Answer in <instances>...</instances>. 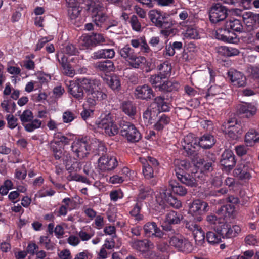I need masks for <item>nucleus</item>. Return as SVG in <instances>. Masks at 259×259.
I'll use <instances>...</instances> for the list:
<instances>
[{
  "mask_svg": "<svg viewBox=\"0 0 259 259\" xmlns=\"http://www.w3.org/2000/svg\"><path fill=\"white\" fill-rule=\"evenodd\" d=\"M80 85L88 93L86 98L88 104L93 107L98 102L106 100L107 95L101 88V82L98 79L94 77L79 78Z\"/></svg>",
  "mask_w": 259,
  "mask_h": 259,
  "instance_id": "f257e3e1",
  "label": "nucleus"
},
{
  "mask_svg": "<svg viewBox=\"0 0 259 259\" xmlns=\"http://www.w3.org/2000/svg\"><path fill=\"white\" fill-rule=\"evenodd\" d=\"M175 171L178 180L182 183L191 187L197 186L196 179L199 178L200 175L197 170L194 171L189 161L185 160L177 161Z\"/></svg>",
  "mask_w": 259,
  "mask_h": 259,
  "instance_id": "f03ea898",
  "label": "nucleus"
},
{
  "mask_svg": "<svg viewBox=\"0 0 259 259\" xmlns=\"http://www.w3.org/2000/svg\"><path fill=\"white\" fill-rule=\"evenodd\" d=\"M98 0H90L87 4L88 10L91 12L92 21L96 27L107 30L112 26H115L117 22H111L107 15L103 12V7L96 3Z\"/></svg>",
  "mask_w": 259,
  "mask_h": 259,
  "instance_id": "7ed1b4c3",
  "label": "nucleus"
},
{
  "mask_svg": "<svg viewBox=\"0 0 259 259\" xmlns=\"http://www.w3.org/2000/svg\"><path fill=\"white\" fill-rule=\"evenodd\" d=\"M149 18L152 23L157 28H161V33L166 36H169L172 33L171 28L176 24L170 15L157 10H153L149 13Z\"/></svg>",
  "mask_w": 259,
  "mask_h": 259,
  "instance_id": "20e7f679",
  "label": "nucleus"
},
{
  "mask_svg": "<svg viewBox=\"0 0 259 259\" xmlns=\"http://www.w3.org/2000/svg\"><path fill=\"white\" fill-rule=\"evenodd\" d=\"M116 117L111 113L102 114L96 121L97 127L104 130L105 134L110 137L119 133V128L116 124Z\"/></svg>",
  "mask_w": 259,
  "mask_h": 259,
  "instance_id": "39448f33",
  "label": "nucleus"
},
{
  "mask_svg": "<svg viewBox=\"0 0 259 259\" xmlns=\"http://www.w3.org/2000/svg\"><path fill=\"white\" fill-rule=\"evenodd\" d=\"M119 132L128 143H135L142 138V135L135 125L128 121L122 120L119 124Z\"/></svg>",
  "mask_w": 259,
  "mask_h": 259,
  "instance_id": "423d86ee",
  "label": "nucleus"
},
{
  "mask_svg": "<svg viewBox=\"0 0 259 259\" xmlns=\"http://www.w3.org/2000/svg\"><path fill=\"white\" fill-rule=\"evenodd\" d=\"M169 244L178 251L185 254L191 253L194 248L193 243L182 235L173 236L170 237Z\"/></svg>",
  "mask_w": 259,
  "mask_h": 259,
  "instance_id": "0eeeda50",
  "label": "nucleus"
},
{
  "mask_svg": "<svg viewBox=\"0 0 259 259\" xmlns=\"http://www.w3.org/2000/svg\"><path fill=\"white\" fill-rule=\"evenodd\" d=\"M208 209L209 206L207 202L196 199L190 203L188 213L193 218L194 221L200 222Z\"/></svg>",
  "mask_w": 259,
  "mask_h": 259,
  "instance_id": "6e6552de",
  "label": "nucleus"
},
{
  "mask_svg": "<svg viewBox=\"0 0 259 259\" xmlns=\"http://www.w3.org/2000/svg\"><path fill=\"white\" fill-rule=\"evenodd\" d=\"M98 159V167L102 171H109L115 169L118 165L117 157L110 153H102Z\"/></svg>",
  "mask_w": 259,
  "mask_h": 259,
  "instance_id": "1a4fd4ad",
  "label": "nucleus"
},
{
  "mask_svg": "<svg viewBox=\"0 0 259 259\" xmlns=\"http://www.w3.org/2000/svg\"><path fill=\"white\" fill-rule=\"evenodd\" d=\"M71 150L74 156L82 159L89 154L90 145L87 137L79 138L72 143Z\"/></svg>",
  "mask_w": 259,
  "mask_h": 259,
  "instance_id": "9d476101",
  "label": "nucleus"
},
{
  "mask_svg": "<svg viewBox=\"0 0 259 259\" xmlns=\"http://www.w3.org/2000/svg\"><path fill=\"white\" fill-rule=\"evenodd\" d=\"M224 133L230 140L238 139L243 133L241 122L235 119L229 120L226 125Z\"/></svg>",
  "mask_w": 259,
  "mask_h": 259,
  "instance_id": "9b49d317",
  "label": "nucleus"
},
{
  "mask_svg": "<svg viewBox=\"0 0 259 259\" xmlns=\"http://www.w3.org/2000/svg\"><path fill=\"white\" fill-rule=\"evenodd\" d=\"M214 230L223 238L235 237L241 231V229L239 226L231 225L229 223L224 222V221L216 226Z\"/></svg>",
  "mask_w": 259,
  "mask_h": 259,
  "instance_id": "f8f14e48",
  "label": "nucleus"
},
{
  "mask_svg": "<svg viewBox=\"0 0 259 259\" xmlns=\"http://www.w3.org/2000/svg\"><path fill=\"white\" fill-rule=\"evenodd\" d=\"M198 142V137H195L192 133L184 137L182 145L188 155L194 156L197 154V152L199 150Z\"/></svg>",
  "mask_w": 259,
  "mask_h": 259,
  "instance_id": "ddd939ff",
  "label": "nucleus"
},
{
  "mask_svg": "<svg viewBox=\"0 0 259 259\" xmlns=\"http://www.w3.org/2000/svg\"><path fill=\"white\" fill-rule=\"evenodd\" d=\"M253 164L250 161H242L233 170L234 176L242 181L249 180L252 178Z\"/></svg>",
  "mask_w": 259,
  "mask_h": 259,
  "instance_id": "4468645a",
  "label": "nucleus"
},
{
  "mask_svg": "<svg viewBox=\"0 0 259 259\" xmlns=\"http://www.w3.org/2000/svg\"><path fill=\"white\" fill-rule=\"evenodd\" d=\"M156 201L159 203L162 209H164L165 203L176 208L182 206L181 202L173 196L169 190H164L156 197Z\"/></svg>",
  "mask_w": 259,
  "mask_h": 259,
  "instance_id": "2eb2a0df",
  "label": "nucleus"
},
{
  "mask_svg": "<svg viewBox=\"0 0 259 259\" xmlns=\"http://www.w3.org/2000/svg\"><path fill=\"white\" fill-rule=\"evenodd\" d=\"M220 163L223 171L230 172L236 163L235 155L233 152L230 150H225L221 155Z\"/></svg>",
  "mask_w": 259,
  "mask_h": 259,
  "instance_id": "dca6fc26",
  "label": "nucleus"
},
{
  "mask_svg": "<svg viewBox=\"0 0 259 259\" xmlns=\"http://www.w3.org/2000/svg\"><path fill=\"white\" fill-rule=\"evenodd\" d=\"M227 15L226 8L220 3L213 4L209 11V20L213 23L224 20Z\"/></svg>",
  "mask_w": 259,
  "mask_h": 259,
  "instance_id": "f3484780",
  "label": "nucleus"
},
{
  "mask_svg": "<svg viewBox=\"0 0 259 259\" xmlns=\"http://www.w3.org/2000/svg\"><path fill=\"white\" fill-rule=\"evenodd\" d=\"M216 160L215 155L211 154V157L209 158L206 157L203 158H199L197 160L195 163V167L193 169L200 170L201 173L205 174L211 171L213 169L212 164Z\"/></svg>",
  "mask_w": 259,
  "mask_h": 259,
  "instance_id": "a211bd4d",
  "label": "nucleus"
},
{
  "mask_svg": "<svg viewBox=\"0 0 259 259\" xmlns=\"http://www.w3.org/2000/svg\"><path fill=\"white\" fill-rule=\"evenodd\" d=\"M215 38L218 40L229 43H236L239 40L236 33H234L229 29L225 28V25L223 28L216 30Z\"/></svg>",
  "mask_w": 259,
  "mask_h": 259,
  "instance_id": "6ab92c4d",
  "label": "nucleus"
},
{
  "mask_svg": "<svg viewBox=\"0 0 259 259\" xmlns=\"http://www.w3.org/2000/svg\"><path fill=\"white\" fill-rule=\"evenodd\" d=\"M134 95L136 99L148 101L154 97L155 93L150 85L144 84L136 88Z\"/></svg>",
  "mask_w": 259,
  "mask_h": 259,
  "instance_id": "aec40b11",
  "label": "nucleus"
},
{
  "mask_svg": "<svg viewBox=\"0 0 259 259\" xmlns=\"http://www.w3.org/2000/svg\"><path fill=\"white\" fill-rule=\"evenodd\" d=\"M143 230L146 236L149 237H155L161 238L164 235V233L154 222L146 223L143 226Z\"/></svg>",
  "mask_w": 259,
  "mask_h": 259,
  "instance_id": "412c9836",
  "label": "nucleus"
},
{
  "mask_svg": "<svg viewBox=\"0 0 259 259\" xmlns=\"http://www.w3.org/2000/svg\"><path fill=\"white\" fill-rule=\"evenodd\" d=\"M68 92L76 99L80 101L84 97L83 89L80 85V80L78 78L76 81H70L67 84Z\"/></svg>",
  "mask_w": 259,
  "mask_h": 259,
  "instance_id": "4be33fe9",
  "label": "nucleus"
},
{
  "mask_svg": "<svg viewBox=\"0 0 259 259\" xmlns=\"http://www.w3.org/2000/svg\"><path fill=\"white\" fill-rule=\"evenodd\" d=\"M53 156L56 160H60L63 158V163L65 165L66 169L69 172L73 170L77 171L79 164L77 161H72L71 158L67 156L66 157H63V150H59L57 153L53 154Z\"/></svg>",
  "mask_w": 259,
  "mask_h": 259,
  "instance_id": "5701e85b",
  "label": "nucleus"
},
{
  "mask_svg": "<svg viewBox=\"0 0 259 259\" xmlns=\"http://www.w3.org/2000/svg\"><path fill=\"white\" fill-rule=\"evenodd\" d=\"M228 75L234 86L241 87L246 85V78L243 73L237 70H232L229 71Z\"/></svg>",
  "mask_w": 259,
  "mask_h": 259,
  "instance_id": "b1692460",
  "label": "nucleus"
},
{
  "mask_svg": "<svg viewBox=\"0 0 259 259\" xmlns=\"http://www.w3.org/2000/svg\"><path fill=\"white\" fill-rule=\"evenodd\" d=\"M199 149H210L216 142L214 136L209 133H204L203 135L198 137Z\"/></svg>",
  "mask_w": 259,
  "mask_h": 259,
  "instance_id": "393cba45",
  "label": "nucleus"
},
{
  "mask_svg": "<svg viewBox=\"0 0 259 259\" xmlns=\"http://www.w3.org/2000/svg\"><path fill=\"white\" fill-rule=\"evenodd\" d=\"M170 122L171 118L168 115L159 113L157 115L153 128L158 132H162L166 126L170 124Z\"/></svg>",
  "mask_w": 259,
  "mask_h": 259,
  "instance_id": "a878e982",
  "label": "nucleus"
},
{
  "mask_svg": "<svg viewBox=\"0 0 259 259\" xmlns=\"http://www.w3.org/2000/svg\"><path fill=\"white\" fill-rule=\"evenodd\" d=\"M74 135L71 133L64 135L61 132H56L54 135V139L52 140L53 143L63 147L68 145L73 140Z\"/></svg>",
  "mask_w": 259,
  "mask_h": 259,
  "instance_id": "bb28decb",
  "label": "nucleus"
},
{
  "mask_svg": "<svg viewBox=\"0 0 259 259\" xmlns=\"http://www.w3.org/2000/svg\"><path fill=\"white\" fill-rule=\"evenodd\" d=\"M95 68L98 71L102 72L105 74L113 72L115 69L113 62L109 60L97 62L95 64Z\"/></svg>",
  "mask_w": 259,
  "mask_h": 259,
  "instance_id": "cd10ccee",
  "label": "nucleus"
},
{
  "mask_svg": "<svg viewBox=\"0 0 259 259\" xmlns=\"http://www.w3.org/2000/svg\"><path fill=\"white\" fill-rule=\"evenodd\" d=\"M115 54L113 49H102L94 52L91 58L94 60L101 59H112L114 57Z\"/></svg>",
  "mask_w": 259,
  "mask_h": 259,
  "instance_id": "c85d7f7f",
  "label": "nucleus"
},
{
  "mask_svg": "<svg viewBox=\"0 0 259 259\" xmlns=\"http://www.w3.org/2000/svg\"><path fill=\"white\" fill-rule=\"evenodd\" d=\"M256 111L257 109L255 106L248 103L240 105L238 108L239 114L243 115V116L246 118L253 116L256 113Z\"/></svg>",
  "mask_w": 259,
  "mask_h": 259,
  "instance_id": "c756f323",
  "label": "nucleus"
},
{
  "mask_svg": "<svg viewBox=\"0 0 259 259\" xmlns=\"http://www.w3.org/2000/svg\"><path fill=\"white\" fill-rule=\"evenodd\" d=\"M126 62L130 68L139 69L141 68L145 65L147 59L145 57L138 55L136 53L128 60H127Z\"/></svg>",
  "mask_w": 259,
  "mask_h": 259,
  "instance_id": "7c9ffc66",
  "label": "nucleus"
},
{
  "mask_svg": "<svg viewBox=\"0 0 259 259\" xmlns=\"http://www.w3.org/2000/svg\"><path fill=\"white\" fill-rule=\"evenodd\" d=\"M154 102L156 104L159 113L169 112L170 109V104L164 96H159L154 98Z\"/></svg>",
  "mask_w": 259,
  "mask_h": 259,
  "instance_id": "2f4dec72",
  "label": "nucleus"
},
{
  "mask_svg": "<svg viewBox=\"0 0 259 259\" xmlns=\"http://www.w3.org/2000/svg\"><path fill=\"white\" fill-rule=\"evenodd\" d=\"M235 207L233 204H227L222 206L217 211V214L220 215L223 221L228 218H233Z\"/></svg>",
  "mask_w": 259,
  "mask_h": 259,
  "instance_id": "473e14b6",
  "label": "nucleus"
},
{
  "mask_svg": "<svg viewBox=\"0 0 259 259\" xmlns=\"http://www.w3.org/2000/svg\"><path fill=\"white\" fill-rule=\"evenodd\" d=\"M153 246V244L147 239L136 240L133 242L134 248L141 252H146Z\"/></svg>",
  "mask_w": 259,
  "mask_h": 259,
  "instance_id": "72a5a7b5",
  "label": "nucleus"
},
{
  "mask_svg": "<svg viewBox=\"0 0 259 259\" xmlns=\"http://www.w3.org/2000/svg\"><path fill=\"white\" fill-rule=\"evenodd\" d=\"M225 28L229 29L234 33L242 32L243 31V25L240 20L237 19H231L225 23Z\"/></svg>",
  "mask_w": 259,
  "mask_h": 259,
  "instance_id": "f704fd0d",
  "label": "nucleus"
},
{
  "mask_svg": "<svg viewBox=\"0 0 259 259\" xmlns=\"http://www.w3.org/2000/svg\"><path fill=\"white\" fill-rule=\"evenodd\" d=\"M142 206L143 204L135 202L129 211L130 215L134 218L136 222H140L144 220V215L141 213Z\"/></svg>",
  "mask_w": 259,
  "mask_h": 259,
  "instance_id": "c9c22d12",
  "label": "nucleus"
},
{
  "mask_svg": "<svg viewBox=\"0 0 259 259\" xmlns=\"http://www.w3.org/2000/svg\"><path fill=\"white\" fill-rule=\"evenodd\" d=\"M183 219V216L180 211H170L165 217V223L169 225L180 224Z\"/></svg>",
  "mask_w": 259,
  "mask_h": 259,
  "instance_id": "e433bc0d",
  "label": "nucleus"
},
{
  "mask_svg": "<svg viewBox=\"0 0 259 259\" xmlns=\"http://www.w3.org/2000/svg\"><path fill=\"white\" fill-rule=\"evenodd\" d=\"M122 111L130 117H134L137 111V108L135 103L131 101H124L121 105Z\"/></svg>",
  "mask_w": 259,
  "mask_h": 259,
  "instance_id": "4c0bfd02",
  "label": "nucleus"
},
{
  "mask_svg": "<svg viewBox=\"0 0 259 259\" xmlns=\"http://www.w3.org/2000/svg\"><path fill=\"white\" fill-rule=\"evenodd\" d=\"M139 193L135 200L140 204H143L144 200L149 197H151L153 193L152 189L149 187L142 186L139 189Z\"/></svg>",
  "mask_w": 259,
  "mask_h": 259,
  "instance_id": "58836bf2",
  "label": "nucleus"
},
{
  "mask_svg": "<svg viewBox=\"0 0 259 259\" xmlns=\"http://www.w3.org/2000/svg\"><path fill=\"white\" fill-rule=\"evenodd\" d=\"M179 88L180 84L178 82L164 80L158 90L163 92H171L178 91Z\"/></svg>",
  "mask_w": 259,
  "mask_h": 259,
  "instance_id": "ea45409f",
  "label": "nucleus"
},
{
  "mask_svg": "<svg viewBox=\"0 0 259 259\" xmlns=\"http://www.w3.org/2000/svg\"><path fill=\"white\" fill-rule=\"evenodd\" d=\"M183 34L186 38L189 39H198L200 38L198 27L195 25L187 26Z\"/></svg>",
  "mask_w": 259,
  "mask_h": 259,
  "instance_id": "a19ab883",
  "label": "nucleus"
},
{
  "mask_svg": "<svg viewBox=\"0 0 259 259\" xmlns=\"http://www.w3.org/2000/svg\"><path fill=\"white\" fill-rule=\"evenodd\" d=\"M245 142L247 146H252L259 142V134L255 130H249L245 135Z\"/></svg>",
  "mask_w": 259,
  "mask_h": 259,
  "instance_id": "79ce46f5",
  "label": "nucleus"
},
{
  "mask_svg": "<svg viewBox=\"0 0 259 259\" xmlns=\"http://www.w3.org/2000/svg\"><path fill=\"white\" fill-rule=\"evenodd\" d=\"M172 191L180 196H185L187 193V189L183 186L176 181H171L170 183Z\"/></svg>",
  "mask_w": 259,
  "mask_h": 259,
  "instance_id": "37998d69",
  "label": "nucleus"
},
{
  "mask_svg": "<svg viewBox=\"0 0 259 259\" xmlns=\"http://www.w3.org/2000/svg\"><path fill=\"white\" fill-rule=\"evenodd\" d=\"M166 78L165 75H162L159 73L157 74L151 75L149 81L154 88L158 89Z\"/></svg>",
  "mask_w": 259,
  "mask_h": 259,
  "instance_id": "c03bdc74",
  "label": "nucleus"
},
{
  "mask_svg": "<svg viewBox=\"0 0 259 259\" xmlns=\"http://www.w3.org/2000/svg\"><path fill=\"white\" fill-rule=\"evenodd\" d=\"M119 53L120 56L125 59L126 61L136 54L135 50L131 47L129 44H127L123 48L120 49Z\"/></svg>",
  "mask_w": 259,
  "mask_h": 259,
  "instance_id": "a18cd8bd",
  "label": "nucleus"
},
{
  "mask_svg": "<svg viewBox=\"0 0 259 259\" xmlns=\"http://www.w3.org/2000/svg\"><path fill=\"white\" fill-rule=\"evenodd\" d=\"M206 239L210 244L214 245L219 244L221 241V236L216 231H208L206 234Z\"/></svg>",
  "mask_w": 259,
  "mask_h": 259,
  "instance_id": "49530a36",
  "label": "nucleus"
},
{
  "mask_svg": "<svg viewBox=\"0 0 259 259\" xmlns=\"http://www.w3.org/2000/svg\"><path fill=\"white\" fill-rule=\"evenodd\" d=\"M2 108L7 113H13L16 109V104L12 100H4L1 104Z\"/></svg>",
  "mask_w": 259,
  "mask_h": 259,
  "instance_id": "de8ad7c7",
  "label": "nucleus"
},
{
  "mask_svg": "<svg viewBox=\"0 0 259 259\" xmlns=\"http://www.w3.org/2000/svg\"><path fill=\"white\" fill-rule=\"evenodd\" d=\"M96 105L91 107L88 104L87 100L83 105V109L81 112V118L84 120H86L90 117L93 116L94 114V109Z\"/></svg>",
  "mask_w": 259,
  "mask_h": 259,
  "instance_id": "09e8293b",
  "label": "nucleus"
},
{
  "mask_svg": "<svg viewBox=\"0 0 259 259\" xmlns=\"http://www.w3.org/2000/svg\"><path fill=\"white\" fill-rule=\"evenodd\" d=\"M41 121L37 119H35L28 122V123L23 124V125L26 131L28 132H32L35 130L39 128L41 126Z\"/></svg>",
  "mask_w": 259,
  "mask_h": 259,
  "instance_id": "8fccbe9b",
  "label": "nucleus"
},
{
  "mask_svg": "<svg viewBox=\"0 0 259 259\" xmlns=\"http://www.w3.org/2000/svg\"><path fill=\"white\" fill-rule=\"evenodd\" d=\"M142 164V172L146 179L150 180L154 178L153 167H151L147 162L141 163Z\"/></svg>",
  "mask_w": 259,
  "mask_h": 259,
  "instance_id": "3c124183",
  "label": "nucleus"
},
{
  "mask_svg": "<svg viewBox=\"0 0 259 259\" xmlns=\"http://www.w3.org/2000/svg\"><path fill=\"white\" fill-rule=\"evenodd\" d=\"M27 174L26 166L25 164H22L15 170L14 178L18 180L22 181L26 179Z\"/></svg>",
  "mask_w": 259,
  "mask_h": 259,
  "instance_id": "603ef678",
  "label": "nucleus"
},
{
  "mask_svg": "<svg viewBox=\"0 0 259 259\" xmlns=\"http://www.w3.org/2000/svg\"><path fill=\"white\" fill-rule=\"evenodd\" d=\"M35 56L33 54H31L25 56V59L23 61L24 67L28 70H34L35 64L33 59Z\"/></svg>",
  "mask_w": 259,
  "mask_h": 259,
  "instance_id": "864d4df0",
  "label": "nucleus"
},
{
  "mask_svg": "<svg viewBox=\"0 0 259 259\" xmlns=\"http://www.w3.org/2000/svg\"><path fill=\"white\" fill-rule=\"evenodd\" d=\"M77 117V114L75 111L67 110L63 113L62 119L64 123H68Z\"/></svg>",
  "mask_w": 259,
  "mask_h": 259,
  "instance_id": "5fc2aeb1",
  "label": "nucleus"
},
{
  "mask_svg": "<svg viewBox=\"0 0 259 259\" xmlns=\"http://www.w3.org/2000/svg\"><path fill=\"white\" fill-rule=\"evenodd\" d=\"M193 235L197 245H202L204 242L205 238H206V235H205V233L203 230L201 228L196 229V231L193 233Z\"/></svg>",
  "mask_w": 259,
  "mask_h": 259,
  "instance_id": "6e6d98bb",
  "label": "nucleus"
},
{
  "mask_svg": "<svg viewBox=\"0 0 259 259\" xmlns=\"http://www.w3.org/2000/svg\"><path fill=\"white\" fill-rule=\"evenodd\" d=\"M68 15L71 20H75L80 15L81 10L76 6H71L68 7Z\"/></svg>",
  "mask_w": 259,
  "mask_h": 259,
  "instance_id": "4d7b16f0",
  "label": "nucleus"
},
{
  "mask_svg": "<svg viewBox=\"0 0 259 259\" xmlns=\"http://www.w3.org/2000/svg\"><path fill=\"white\" fill-rule=\"evenodd\" d=\"M33 114L30 110H24L21 115H20V119L22 124L30 122L33 119Z\"/></svg>",
  "mask_w": 259,
  "mask_h": 259,
  "instance_id": "13d9d810",
  "label": "nucleus"
},
{
  "mask_svg": "<svg viewBox=\"0 0 259 259\" xmlns=\"http://www.w3.org/2000/svg\"><path fill=\"white\" fill-rule=\"evenodd\" d=\"M93 47L95 46L91 35L84 36L82 39V42L80 44V49L81 50L87 49Z\"/></svg>",
  "mask_w": 259,
  "mask_h": 259,
  "instance_id": "bf43d9fd",
  "label": "nucleus"
},
{
  "mask_svg": "<svg viewBox=\"0 0 259 259\" xmlns=\"http://www.w3.org/2000/svg\"><path fill=\"white\" fill-rule=\"evenodd\" d=\"M133 30L136 31H140L141 30V24L139 21L138 17L135 15H133L130 18L129 21Z\"/></svg>",
  "mask_w": 259,
  "mask_h": 259,
  "instance_id": "052dcab7",
  "label": "nucleus"
},
{
  "mask_svg": "<svg viewBox=\"0 0 259 259\" xmlns=\"http://www.w3.org/2000/svg\"><path fill=\"white\" fill-rule=\"evenodd\" d=\"M39 242L41 244H44L45 248L48 250H53L54 249V244L51 242L48 236H41Z\"/></svg>",
  "mask_w": 259,
  "mask_h": 259,
  "instance_id": "680f3d73",
  "label": "nucleus"
},
{
  "mask_svg": "<svg viewBox=\"0 0 259 259\" xmlns=\"http://www.w3.org/2000/svg\"><path fill=\"white\" fill-rule=\"evenodd\" d=\"M158 67L159 70L160 71L159 73L162 75H165L166 78L168 75H170L171 71V67L170 65H168V64L163 63L158 65Z\"/></svg>",
  "mask_w": 259,
  "mask_h": 259,
  "instance_id": "e2e57ef3",
  "label": "nucleus"
},
{
  "mask_svg": "<svg viewBox=\"0 0 259 259\" xmlns=\"http://www.w3.org/2000/svg\"><path fill=\"white\" fill-rule=\"evenodd\" d=\"M108 84L113 90H118L120 88V81L116 76H111Z\"/></svg>",
  "mask_w": 259,
  "mask_h": 259,
  "instance_id": "0e129e2a",
  "label": "nucleus"
},
{
  "mask_svg": "<svg viewBox=\"0 0 259 259\" xmlns=\"http://www.w3.org/2000/svg\"><path fill=\"white\" fill-rule=\"evenodd\" d=\"M207 221L211 225H214L213 228L218 225L220 223H222L223 220L220 215L216 216L215 215H209L206 218Z\"/></svg>",
  "mask_w": 259,
  "mask_h": 259,
  "instance_id": "69168bd1",
  "label": "nucleus"
},
{
  "mask_svg": "<svg viewBox=\"0 0 259 259\" xmlns=\"http://www.w3.org/2000/svg\"><path fill=\"white\" fill-rule=\"evenodd\" d=\"M63 52L69 55H76L79 53L78 49L72 44L66 45L63 49Z\"/></svg>",
  "mask_w": 259,
  "mask_h": 259,
  "instance_id": "338daca9",
  "label": "nucleus"
},
{
  "mask_svg": "<svg viewBox=\"0 0 259 259\" xmlns=\"http://www.w3.org/2000/svg\"><path fill=\"white\" fill-rule=\"evenodd\" d=\"M140 162L141 163L147 162L149 165L151 167H153L154 169H155L159 165L158 160L155 158L151 156H148L146 159L144 158H140Z\"/></svg>",
  "mask_w": 259,
  "mask_h": 259,
  "instance_id": "774afa93",
  "label": "nucleus"
}]
</instances>
